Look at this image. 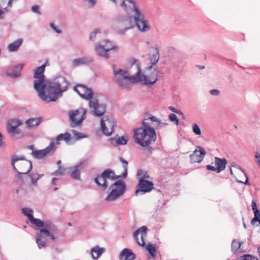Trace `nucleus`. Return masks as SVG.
<instances>
[{
    "instance_id": "31",
    "label": "nucleus",
    "mask_w": 260,
    "mask_h": 260,
    "mask_svg": "<svg viewBox=\"0 0 260 260\" xmlns=\"http://www.w3.org/2000/svg\"><path fill=\"white\" fill-rule=\"evenodd\" d=\"M23 43L22 39H18L12 43L9 44L8 49L10 52L16 51Z\"/></svg>"
},
{
    "instance_id": "20",
    "label": "nucleus",
    "mask_w": 260,
    "mask_h": 260,
    "mask_svg": "<svg viewBox=\"0 0 260 260\" xmlns=\"http://www.w3.org/2000/svg\"><path fill=\"white\" fill-rule=\"evenodd\" d=\"M93 59L88 56H84L83 57L77 58L72 61V66L74 68L77 67L81 65H85L91 63Z\"/></svg>"
},
{
    "instance_id": "26",
    "label": "nucleus",
    "mask_w": 260,
    "mask_h": 260,
    "mask_svg": "<svg viewBox=\"0 0 260 260\" xmlns=\"http://www.w3.org/2000/svg\"><path fill=\"white\" fill-rule=\"evenodd\" d=\"M94 181L102 190H105L108 186V181L105 179L101 175H98L94 179Z\"/></svg>"
},
{
    "instance_id": "34",
    "label": "nucleus",
    "mask_w": 260,
    "mask_h": 260,
    "mask_svg": "<svg viewBox=\"0 0 260 260\" xmlns=\"http://www.w3.org/2000/svg\"><path fill=\"white\" fill-rule=\"evenodd\" d=\"M155 52L154 54L152 55L151 57L150 60L152 63V66L148 68V69H151L152 68V66L155 64L159 59V50L158 47L155 48Z\"/></svg>"
},
{
    "instance_id": "62",
    "label": "nucleus",
    "mask_w": 260,
    "mask_h": 260,
    "mask_svg": "<svg viewBox=\"0 0 260 260\" xmlns=\"http://www.w3.org/2000/svg\"><path fill=\"white\" fill-rule=\"evenodd\" d=\"M58 179L56 178H53L51 181V183L53 185H56V181Z\"/></svg>"
},
{
    "instance_id": "33",
    "label": "nucleus",
    "mask_w": 260,
    "mask_h": 260,
    "mask_svg": "<svg viewBox=\"0 0 260 260\" xmlns=\"http://www.w3.org/2000/svg\"><path fill=\"white\" fill-rule=\"evenodd\" d=\"M42 235L43 234L37 233L35 236L36 243L39 248L46 247L47 246L46 242L43 239Z\"/></svg>"
},
{
    "instance_id": "53",
    "label": "nucleus",
    "mask_w": 260,
    "mask_h": 260,
    "mask_svg": "<svg viewBox=\"0 0 260 260\" xmlns=\"http://www.w3.org/2000/svg\"><path fill=\"white\" fill-rule=\"evenodd\" d=\"M31 10L33 12L41 15V12L39 11V6L38 5H34L32 6Z\"/></svg>"
},
{
    "instance_id": "27",
    "label": "nucleus",
    "mask_w": 260,
    "mask_h": 260,
    "mask_svg": "<svg viewBox=\"0 0 260 260\" xmlns=\"http://www.w3.org/2000/svg\"><path fill=\"white\" fill-rule=\"evenodd\" d=\"M101 175L107 181L108 180H114L118 179L119 177L116 176L114 171L109 169L105 170L101 174Z\"/></svg>"
},
{
    "instance_id": "14",
    "label": "nucleus",
    "mask_w": 260,
    "mask_h": 260,
    "mask_svg": "<svg viewBox=\"0 0 260 260\" xmlns=\"http://www.w3.org/2000/svg\"><path fill=\"white\" fill-rule=\"evenodd\" d=\"M147 228L142 226L137 229L133 234L134 238L137 244L142 247L145 246V239L147 237Z\"/></svg>"
},
{
    "instance_id": "9",
    "label": "nucleus",
    "mask_w": 260,
    "mask_h": 260,
    "mask_svg": "<svg viewBox=\"0 0 260 260\" xmlns=\"http://www.w3.org/2000/svg\"><path fill=\"white\" fill-rule=\"evenodd\" d=\"M115 32L120 36L124 35L129 29L134 27V23L131 17H120L117 20Z\"/></svg>"
},
{
    "instance_id": "42",
    "label": "nucleus",
    "mask_w": 260,
    "mask_h": 260,
    "mask_svg": "<svg viewBox=\"0 0 260 260\" xmlns=\"http://www.w3.org/2000/svg\"><path fill=\"white\" fill-rule=\"evenodd\" d=\"M119 160H120V161L121 163L124 164V166L123 167L124 172H123V173L122 175V177L125 178L127 176V166L128 162H127V161L126 160H125L122 157H119Z\"/></svg>"
},
{
    "instance_id": "41",
    "label": "nucleus",
    "mask_w": 260,
    "mask_h": 260,
    "mask_svg": "<svg viewBox=\"0 0 260 260\" xmlns=\"http://www.w3.org/2000/svg\"><path fill=\"white\" fill-rule=\"evenodd\" d=\"M236 260H258L256 256L250 254H245L237 258Z\"/></svg>"
},
{
    "instance_id": "60",
    "label": "nucleus",
    "mask_w": 260,
    "mask_h": 260,
    "mask_svg": "<svg viewBox=\"0 0 260 260\" xmlns=\"http://www.w3.org/2000/svg\"><path fill=\"white\" fill-rule=\"evenodd\" d=\"M255 158L257 159L258 162L260 161V154L257 152L255 153Z\"/></svg>"
},
{
    "instance_id": "29",
    "label": "nucleus",
    "mask_w": 260,
    "mask_h": 260,
    "mask_svg": "<svg viewBox=\"0 0 260 260\" xmlns=\"http://www.w3.org/2000/svg\"><path fill=\"white\" fill-rule=\"evenodd\" d=\"M148 117L150 119V121L151 122L152 126L155 127L156 128H161L167 125L166 123L161 122L159 118L154 116L149 115Z\"/></svg>"
},
{
    "instance_id": "28",
    "label": "nucleus",
    "mask_w": 260,
    "mask_h": 260,
    "mask_svg": "<svg viewBox=\"0 0 260 260\" xmlns=\"http://www.w3.org/2000/svg\"><path fill=\"white\" fill-rule=\"evenodd\" d=\"M243 244V242H240L235 239L233 240L232 242V251L234 253L237 252H244V250L241 248V245Z\"/></svg>"
},
{
    "instance_id": "56",
    "label": "nucleus",
    "mask_w": 260,
    "mask_h": 260,
    "mask_svg": "<svg viewBox=\"0 0 260 260\" xmlns=\"http://www.w3.org/2000/svg\"><path fill=\"white\" fill-rule=\"evenodd\" d=\"M8 10H2L0 8V20L4 19L5 18V11H7Z\"/></svg>"
},
{
    "instance_id": "18",
    "label": "nucleus",
    "mask_w": 260,
    "mask_h": 260,
    "mask_svg": "<svg viewBox=\"0 0 260 260\" xmlns=\"http://www.w3.org/2000/svg\"><path fill=\"white\" fill-rule=\"evenodd\" d=\"M24 65L19 64L18 66L10 67L6 71V74L7 76L16 78L21 76V71L23 69Z\"/></svg>"
},
{
    "instance_id": "57",
    "label": "nucleus",
    "mask_w": 260,
    "mask_h": 260,
    "mask_svg": "<svg viewBox=\"0 0 260 260\" xmlns=\"http://www.w3.org/2000/svg\"><path fill=\"white\" fill-rule=\"evenodd\" d=\"M252 209L253 211L258 210L256 207V204L254 200H252L251 202Z\"/></svg>"
},
{
    "instance_id": "22",
    "label": "nucleus",
    "mask_w": 260,
    "mask_h": 260,
    "mask_svg": "<svg viewBox=\"0 0 260 260\" xmlns=\"http://www.w3.org/2000/svg\"><path fill=\"white\" fill-rule=\"evenodd\" d=\"M19 166V169L21 172H19L17 171V172L21 174H28L31 171L32 167L31 162L27 160H24V161L20 162Z\"/></svg>"
},
{
    "instance_id": "48",
    "label": "nucleus",
    "mask_w": 260,
    "mask_h": 260,
    "mask_svg": "<svg viewBox=\"0 0 260 260\" xmlns=\"http://www.w3.org/2000/svg\"><path fill=\"white\" fill-rule=\"evenodd\" d=\"M73 133H74L75 136L76 137L77 140L81 139L87 137V136L85 135L78 132L76 131H73Z\"/></svg>"
},
{
    "instance_id": "23",
    "label": "nucleus",
    "mask_w": 260,
    "mask_h": 260,
    "mask_svg": "<svg viewBox=\"0 0 260 260\" xmlns=\"http://www.w3.org/2000/svg\"><path fill=\"white\" fill-rule=\"evenodd\" d=\"M120 260H133L136 257V255L131 250L124 248L119 254Z\"/></svg>"
},
{
    "instance_id": "19",
    "label": "nucleus",
    "mask_w": 260,
    "mask_h": 260,
    "mask_svg": "<svg viewBox=\"0 0 260 260\" xmlns=\"http://www.w3.org/2000/svg\"><path fill=\"white\" fill-rule=\"evenodd\" d=\"M120 6L126 12L130 10L133 11L134 15L136 14V10H140L133 0H122Z\"/></svg>"
},
{
    "instance_id": "49",
    "label": "nucleus",
    "mask_w": 260,
    "mask_h": 260,
    "mask_svg": "<svg viewBox=\"0 0 260 260\" xmlns=\"http://www.w3.org/2000/svg\"><path fill=\"white\" fill-rule=\"evenodd\" d=\"M65 171V169L61 166H59L58 169L51 174L52 175H62Z\"/></svg>"
},
{
    "instance_id": "17",
    "label": "nucleus",
    "mask_w": 260,
    "mask_h": 260,
    "mask_svg": "<svg viewBox=\"0 0 260 260\" xmlns=\"http://www.w3.org/2000/svg\"><path fill=\"white\" fill-rule=\"evenodd\" d=\"M87 165V160L84 159L78 162L75 166L71 168L72 173L71 177L76 180L80 179V171L82 170Z\"/></svg>"
},
{
    "instance_id": "58",
    "label": "nucleus",
    "mask_w": 260,
    "mask_h": 260,
    "mask_svg": "<svg viewBox=\"0 0 260 260\" xmlns=\"http://www.w3.org/2000/svg\"><path fill=\"white\" fill-rule=\"evenodd\" d=\"M241 171L244 173V175L246 176V180H245V182H242L241 181H239V182H240V183H243L245 185H247V184H249V182H248V177L246 176V174L244 172L243 170H242V169H241Z\"/></svg>"
},
{
    "instance_id": "44",
    "label": "nucleus",
    "mask_w": 260,
    "mask_h": 260,
    "mask_svg": "<svg viewBox=\"0 0 260 260\" xmlns=\"http://www.w3.org/2000/svg\"><path fill=\"white\" fill-rule=\"evenodd\" d=\"M254 214V216L253 218L252 219L251 221V224L252 225H254L255 222H257L259 218H260V211L259 210H255L253 211Z\"/></svg>"
},
{
    "instance_id": "32",
    "label": "nucleus",
    "mask_w": 260,
    "mask_h": 260,
    "mask_svg": "<svg viewBox=\"0 0 260 260\" xmlns=\"http://www.w3.org/2000/svg\"><path fill=\"white\" fill-rule=\"evenodd\" d=\"M41 118H30L27 120L25 124L28 128H31L37 126L41 123Z\"/></svg>"
},
{
    "instance_id": "39",
    "label": "nucleus",
    "mask_w": 260,
    "mask_h": 260,
    "mask_svg": "<svg viewBox=\"0 0 260 260\" xmlns=\"http://www.w3.org/2000/svg\"><path fill=\"white\" fill-rule=\"evenodd\" d=\"M25 159V158L24 156H16V155H14L12 157V162H11V165H12V166L13 167V169L14 171L17 172V170L16 169V167H15V163L17 161H18V160H23L24 161Z\"/></svg>"
},
{
    "instance_id": "45",
    "label": "nucleus",
    "mask_w": 260,
    "mask_h": 260,
    "mask_svg": "<svg viewBox=\"0 0 260 260\" xmlns=\"http://www.w3.org/2000/svg\"><path fill=\"white\" fill-rule=\"evenodd\" d=\"M137 175L138 176H139V178H142L143 180H146V179L149 178L148 175H147L146 172L142 170H139L137 171Z\"/></svg>"
},
{
    "instance_id": "2",
    "label": "nucleus",
    "mask_w": 260,
    "mask_h": 260,
    "mask_svg": "<svg viewBox=\"0 0 260 260\" xmlns=\"http://www.w3.org/2000/svg\"><path fill=\"white\" fill-rule=\"evenodd\" d=\"M131 67L127 70L113 68V80L122 89H129L131 84L141 83L145 85H153L157 81L158 70L154 69L151 74L141 73L138 60L132 58L129 60Z\"/></svg>"
},
{
    "instance_id": "6",
    "label": "nucleus",
    "mask_w": 260,
    "mask_h": 260,
    "mask_svg": "<svg viewBox=\"0 0 260 260\" xmlns=\"http://www.w3.org/2000/svg\"><path fill=\"white\" fill-rule=\"evenodd\" d=\"M31 224L35 225L36 227L42 228L39 233L43 234L44 236L49 237L51 240H54L56 237L54 236L57 229L55 226L49 221L43 222L40 219L35 218L34 217L30 220Z\"/></svg>"
},
{
    "instance_id": "4",
    "label": "nucleus",
    "mask_w": 260,
    "mask_h": 260,
    "mask_svg": "<svg viewBox=\"0 0 260 260\" xmlns=\"http://www.w3.org/2000/svg\"><path fill=\"white\" fill-rule=\"evenodd\" d=\"M134 141L139 145L148 147L156 140V134L154 128L145 129L138 127L134 129Z\"/></svg>"
},
{
    "instance_id": "11",
    "label": "nucleus",
    "mask_w": 260,
    "mask_h": 260,
    "mask_svg": "<svg viewBox=\"0 0 260 260\" xmlns=\"http://www.w3.org/2000/svg\"><path fill=\"white\" fill-rule=\"evenodd\" d=\"M154 184L152 181H148L143 180L142 178H139V183L136 186L135 195L139 194H143L146 192L151 191L153 187Z\"/></svg>"
},
{
    "instance_id": "64",
    "label": "nucleus",
    "mask_w": 260,
    "mask_h": 260,
    "mask_svg": "<svg viewBox=\"0 0 260 260\" xmlns=\"http://www.w3.org/2000/svg\"><path fill=\"white\" fill-rule=\"evenodd\" d=\"M176 113H177L178 114H180V115H183L182 112L179 110H177V112Z\"/></svg>"
},
{
    "instance_id": "43",
    "label": "nucleus",
    "mask_w": 260,
    "mask_h": 260,
    "mask_svg": "<svg viewBox=\"0 0 260 260\" xmlns=\"http://www.w3.org/2000/svg\"><path fill=\"white\" fill-rule=\"evenodd\" d=\"M101 31L99 29L96 28L94 29L89 35V39L91 41H94L96 39V35L100 34Z\"/></svg>"
},
{
    "instance_id": "59",
    "label": "nucleus",
    "mask_w": 260,
    "mask_h": 260,
    "mask_svg": "<svg viewBox=\"0 0 260 260\" xmlns=\"http://www.w3.org/2000/svg\"><path fill=\"white\" fill-rule=\"evenodd\" d=\"M4 145V142L3 141V136L2 133H0V147H2Z\"/></svg>"
},
{
    "instance_id": "63",
    "label": "nucleus",
    "mask_w": 260,
    "mask_h": 260,
    "mask_svg": "<svg viewBox=\"0 0 260 260\" xmlns=\"http://www.w3.org/2000/svg\"><path fill=\"white\" fill-rule=\"evenodd\" d=\"M28 148H29V149L31 150H32V151L33 150H34V145H29V146H28Z\"/></svg>"
},
{
    "instance_id": "54",
    "label": "nucleus",
    "mask_w": 260,
    "mask_h": 260,
    "mask_svg": "<svg viewBox=\"0 0 260 260\" xmlns=\"http://www.w3.org/2000/svg\"><path fill=\"white\" fill-rule=\"evenodd\" d=\"M210 93L214 96H218L219 95L220 92L219 90L217 89H211L209 91Z\"/></svg>"
},
{
    "instance_id": "47",
    "label": "nucleus",
    "mask_w": 260,
    "mask_h": 260,
    "mask_svg": "<svg viewBox=\"0 0 260 260\" xmlns=\"http://www.w3.org/2000/svg\"><path fill=\"white\" fill-rule=\"evenodd\" d=\"M169 119L171 121L174 122L176 125L179 124V120L177 117V116L175 114H170L169 115Z\"/></svg>"
},
{
    "instance_id": "10",
    "label": "nucleus",
    "mask_w": 260,
    "mask_h": 260,
    "mask_svg": "<svg viewBox=\"0 0 260 260\" xmlns=\"http://www.w3.org/2000/svg\"><path fill=\"white\" fill-rule=\"evenodd\" d=\"M136 11V14L134 15V20L138 29L142 32L148 31L151 29V26L149 24L148 22L140 10L137 9Z\"/></svg>"
},
{
    "instance_id": "1",
    "label": "nucleus",
    "mask_w": 260,
    "mask_h": 260,
    "mask_svg": "<svg viewBox=\"0 0 260 260\" xmlns=\"http://www.w3.org/2000/svg\"><path fill=\"white\" fill-rule=\"evenodd\" d=\"M46 64L38 67L34 71V78L35 89L38 96L46 103L55 102L62 95V93L68 88L69 81L63 77L59 76L47 83L45 82L44 72Z\"/></svg>"
},
{
    "instance_id": "8",
    "label": "nucleus",
    "mask_w": 260,
    "mask_h": 260,
    "mask_svg": "<svg viewBox=\"0 0 260 260\" xmlns=\"http://www.w3.org/2000/svg\"><path fill=\"white\" fill-rule=\"evenodd\" d=\"M87 110L84 108H80L76 110L69 112L70 125L72 127L81 125L82 121L86 118Z\"/></svg>"
},
{
    "instance_id": "55",
    "label": "nucleus",
    "mask_w": 260,
    "mask_h": 260,
    "mask_svg": "<svg viewBox=\"0 0 260 260\" xmlns=\"http://www.w3.org/2000/svg\"><path fill=\"white\" fill-rule=\"evenodd\" d=\"M184 58H179L176 61H175L173 63V66L175 68L178 67L179 63H181L183 62Z\"/></svg>"
},
{
    "instance_id": "25",
    "label": "nucleus",
    "mask_w": 260,
    "mask_h": 260,
    "mask_svg": "<svg viewBox=\"0 0 260 260\" xmlns=\"http://www.w3.org/2000/svg\"><path fill=\"white\" fill-rule=\"evenodd\" d=\"M109 141L114 146H117L120 145H125L127 143V140L124 136H116L109 139Z\"/></svg>"
},
{
    "instance_id": "52",
    "label": "nucleus",
    "mask_w": 260,
    "mask_h": 260,
    "mask_svg": "<svg viewBox=\"0 0 260 260\" xmlns=\"http://www.w3.org/2000/svg\"><path fill=\"white\" fill-rule=\"evenodd\" d=\"M18 0H9L7 3V7L4 8L5 10H9L11 9L13 6V3L18 1Z\"/></svg>"
},
{
    "instance_id": "3",
    "label": "nucleus",
    "mask_w": 260,
    "mask_h": 260,
    "mask_svg": "<svg viewBox=\"0 0 260 260\" xmlns=\"http://www.w3.org/2000/svg\"><path fill=\"white\" fill-rule=\"evenodd\" d=\"M74 90L82 99L88 101V106L92 115L101 117L105 114L106 105L100 102L101 94L94 93L91 88L82 84L76 85L74 87Z\"/></svg>"
},
{
    "instance_id": "12",
    "label": "nucleus",
    "mask_w": 260,
    "mask_h": 260,
    "mask_svg": "<svg viewBox=\"0 0 260 260\" xmlns=\"http://www.w3.org/2000/svg\"><path fill=\"white\" fill-rule=\"evenodd\" d=\"M115 121L112 118L105 116L101 119V127L103 133L106 136H110L113 132Z\"/></svg>"
},
{
    "instance_id": "46",
    "label": "nucleus",
    "mask_w": 260,
    "mask_h": 260,
    "mask_svg": "<svg viewBox=\"0 0 260 260\" xmlns=\"http://www.w3.org/2000/svg\"><path fill=\"white\" fill-rule=\"evenodd\" d=\"M192 131L196 135H201V130L199 126L197 124H193L192 125Z\"/></svg>"
},
{
    "instance_id": "38",
    "label": "nucleus",
    "mask_w": 260,
    "mask_h": 260,
    "mask_svg": "<svg viewBox=\"0 0 260 260\" xmlns=\"http://www.w3.org/2000/svg\"><path fill=\"white\" fill-rule=\"evenodd\" d=\"M146 250L149 252V253L153 257H155L156 255V249L155 246L152 244H148L146 246Z\"/></svg>"
},
{
    "instance_id": "61",
    "label": "nucleus",
    "mask_w": 260,
    "mask_h": 260,
    "mask_svg": "<svg viewBox=\"0 0 260 260\" xmlns=\"http://www.w3.org/2000/svg\"><path fill=\"white\" fill-rule=\"evenodd\" d=\"M169 108L170 110H171L172 112H173L174 113H176L177 112V109L176 108H175V107L170 106V107H169Z\"/></svg>"
},
{
    "instance_id": "35",
    "label": "nucleus",
    "mask_w": 260,
    "mask_h": 260,
    "mask_svg": "<svg viewBox=\"0 0 260 260\" xmlns=\"http://www.w3.org/2000/svg\"><path fill=\"white\" fill-rule=\"evenodd\" d=\"M43 176V174H38L37 173H31L29 176L31 180L32 184L35 186L37 185L38 180Z\"/></svg>"
},
{
    "instance_id": "13",
    "label": "nucleus",
    "mask_w": 260,
    "mask_h": 260,
    "mask_svg": "<svg viewBox=\"0 0 260 260\" xmlns=\"http://www.w3.org/2000/svg\"><path fill=\"white\" fill-rule=\"evenodd\" d=\"M56 147L54 146V142L52 141L49 145L42 150H36L31 151V154L36 159H41L47 155L53 154Z\"/></svg>"
},
{
    "instance_id": "7",
    "label": "nucleus",
    "mask_w": 260,
    "mask_h": 260,
    "mask_svg": "<svg viewBox=\"0 0 260 260\" xmlns=\"http://www.w3.org/2000/svg\"><path fill=\"white\" fill-rule=\"evenodd\" d=\"M110 188L111 191L105 198V200L113 201L122 196L125 190V185L123 181L118 180L113 183Z\"/></svg>"
},
{
    "instance_id": "16",
    "label": "nucleus",
    "mask_w": 260,
    "mask_h": 260,
    "mask_svg": "<svg viewBox=\"0 0 260 260\" xmlns=\"http://www.w3.org/2000/svg\"><path fill=\"white\" fill-rule=\"evenodd\" d=\"M198 148L200 149L199 150L196 149L192 154L190 155V162L192 164L201 162L206 154V152L203 147L199 146Z\"/></svg>"
},
{
    "instance_id": "40",
    "label": "nucleus",
    "mask_w": 260,
    "mask_h": 260,
    "mask_svg": "<svg viewBox=\"0 0 260 260\" xmlns=\"http://www.w3.org/2000/svg\"><path fill=\"white\" fill-rule=\"evenodd\" d=\"M22 124V122L19 119H13L11 122L8 124L7 128L13 127L15 128H18V126Z\"/></svg>"
},
{
    "instance_id": "24",
    "label": "nucleus",
    "mask_w": 260,
    "mask_h": 260,
    "mask_svg": "<svg viewBox=\"0 0 260 260\" xmlns=\"http://www.w3.org/2000/svg\"><path fill=\"white\" fill-rule=\"evenodd\" d=\"M105 251V248H101L99 246L92 247L90 250V254L93 259H98Z\"/></svg>"
},
{
    "instance_id": "50",
    "label": "nucleus",
    "mask_w": 260,
    "mask_h": 260,
    "mask_svg": "<svg viewBox=\"0 0 260 260\" xmlns=\"http://www.w3.org/2000/svg\"><path fill=\"white\" fill-rule=\"evenodd\" d=\"M84 3H86L88 4L90 8H92L96 4L97 0H82Z\"/></svg>"
},
{
    "instance_id": "21",
    "label": "nucleus",
    "mask_w": 260,
    "mask_h": 260,
    "mask_svg": "<svg viewBox=\"0 0 260 260\" xmlns=\"http://www.w3.org/2000/svg\"><path fill=\"white\" fill-rule=\"evenodd\" d=\"M7 131L13 140L21 139L24 136L23 132L19 128L10 127V128H7Z\"/></svg>"
},
{
    "instance_id": "36",
    "label": "nucleus",
    "mask_w": 260,
    "mask_h": 260,
    "mask_svg": "<svg viewBox=\"0 0 260 260\" xmlns=\"http://www.w3.org/2000/svg\"><path fill=\"white\" fill-rule=\"evenodd\" d=\"M22 213L30 220L33 217V210L29 208H23L22 209Z\"/></svg>"
},
{
    "instance_id": "5",
    "label": "nucleus",
    "mask_w": 260,
    "mask_h": 260,
    "mask_svg": "<svg viewBox=\"0 0 260 260\" xmlns=\"http://www.w3.org/2000/svg\"><path fill=\"white\" fill-rule=\"evenodd\" d=\"M118 49V46L113 42L106 39L99 41L94 48L96 55L105 59L109 58L110 51H117Z\"/></svg>"
},
{
    "instance_id": "51",
    "label": "nucleus",
    "mask_w": 260,
    "mask_h": 260,
    "mask_svg": "<svg viewBox=\"0 0 260 260\" xmlns=\"http://www.w3.org/2000/svg\"><path fill=\"white\" fill-rule=\"evenodd\" d=\"M50 26L51 28L57 34H61L62 32V31L61 29H59L58 27H57L53 23H51L50 24Z\"/></svg>"
},
{
    "instance_id": "30",
    "label": "nucleus",
    "mask_w": 260,
    "mask_h": 260,
    "mask_svg": "<svg viewBox=\"0 0 260 260\" xmlns=\"http://www.w3.org/2000/svg\"><path fill=\"white\" fill-rule=\"evenodd\" d=\"M70 138L71 135L68 133L60 134L57 136L55 139L52 140L51 142L53 141L54 142V144H55L58 145L59 144V142L61 140H64L66 142H68L70 141Z\"/></svg>"
},
{
    "instance_id": "15",
    "label": "nucleus",
    "mask_w": 260,
    "mask_h": 260,
    "mask_svg": "<svg viewBox=\"0 0 260 260\" xmlns=\"http://www.w3.org/2000/svg\"><path fill=\"white\" fill-rule=\"evenodd\" d=\"M226 164L227 160L225 158H221L215 157L214 164L216 167L208 165L206 167L208 170L215 171L217 173H219L225 169Z\"/></svg>"
},
{
    "instance_id": "37",
    "label": "nucleus",
    "mask_w": 260,
    "mask_h": 260,
    "mask_svg": "<svg viewBox=\"0 0 260 260\" xmlns=\"http://www.w3.org/2000/svg\"><path fill=\"white\" fill-rule=\"evenodd\" d=\"M142 127H141L142 128L145 129H149V128H154L152 127V123L150 121V119L148 116H146L145 118L143 119L142 122Z\"/></svg>"
}]
</instances>
